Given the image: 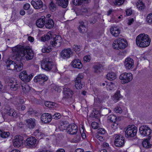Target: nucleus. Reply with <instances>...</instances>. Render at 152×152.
Wrapping results in <instances>:
<instances>
[{
  "instance_id": "27",
  "label": "nucleus",
  "mask_w": 152,
  "mask_h": 152,
  "mask_svg": "<svg viewBox=\"0 0 152 152\" xmlns=\"http://www.w3.org/2000/svg\"><path fill=\"white\" fill-rule=\"evenodd\" d=\"M15 70L17 72H20L23 69V64L21 62V59L20 60H15Z\"/></svg>"
},
{
  "instance_id": "44",
  "label": "nucleus",
  "mask_w": 152,
  "mask_h": 152,
  "mask_svg": "<svg viewBox=\"0 0 152 152\" xmlns=\"http://www.w3.org/2000/svg\"><path fill=\"white\" fill-rule=\"evenodd\" d=\"M5 108L7 110V114L8 115L11 116L12 113L14 111V110L10 108L9 107H8V106H6Z\"/></svg>"
},
{
  "instance_id": "16",
  "label": "nucleus",
  "mask_w": 152,
  "mask_h": 152,
  "mask_svg": "<svg viewBox=\"0 0 152 152\" xmlns=\"http://www.w3.org/2000/svg\"><path fill=\"white\" fill-rule=\"evenodd\" d=\"M23 137L21 136H16L15 137L13 142L15 147H19L23 145Z\"/></svg>"
},
{
  "instance_id": "48",
  "label": "nucleus",
  "mask_w": 152,
  "mask_h": 152,
  "mask_svg": "<svg viewBox=\"0 0 152 152\" xmlns=\"http://www.w3.org/2000/svg\"><path fill=\"white\" fill-rule=\"evenodd\" d=\"M84 131V129L83 127H82L81 129H80V134L83 138L85 139L86 138V136Z\"/></svg>"
},
{
  "instance_id": "37",
  "label": "nucleus",
  "mask_w": 152,
  "mask_h": 152,
  "mask_svg": "<svg viewBox=\"0 0 152 152\" xmlns=\"http://www.w3.org/2000/svg\"><path fill=\"white\" fill-rule=\"evenodd\" d=\"M23 92L26 94L30 90V87L26 83H24L21 85Z\"/></svg>"
},
{
  "instance_id": "26",
  "label": "nucleus",
  "mask_w": 152,
  "mask_h": 152,
  "mask_svg": "<svg viewBox=\"0 0 152 152\" xmlns=\"http://www.w3.org/2000/svg\"><path fill=\"white\" fill-rule=\"evenodd\" d=\"M72 66L75 68L79 69H81L83 66V65L80 60L78 59L73 60L71 63Z\"/></svg>"
},
{
  "instance_id": "64",
  "label": "nucleus",
  "mask_w": 152,
  "mask_h": 152,
  "mask_svg": "<svg viewBox=\"0 0 152 152\" xmlns=\"http://www.w3.org/2000/svg\"><path fill=\"white\" fill-rule=\"evenodd\" d=\"M89 21L91 24H94L96 22V20L95 19V18H92L90 19Z\"/></svg>"
},
{
  "instance_id": "53",
  "label": "nucleus",
  "mask_w": 152,
  "mask_h": 152,
  "mask_svg": "<svg viewBox=\"0 0 152 152\" xmlns=\"http://www.w3.org/2000/svg\"><path fill=\"white\" fill-rule=\"evenodd\" d=\"M34 135L37 138L39 137L41 134V133L39 132V129H37L34 132Z\"/></svg>"
},
{
  "instance_id": "3",
  "label": "nucleus",
  "mask_w": 152,
  "mask_h": 152,
  "mask_svg": "<svg viewBox=\"0 0 152 152\" xmlns=\"http://www.w3.org/2000/svg\"><path fill=\"white\" fill-rule=\"evenodd\" d=\"M127 42L125 39L119 38L114 40L113 47V48L117 50L123 49L127 46Z\"/></svg>"
},
{
  "instance_id": "38",
  "label": "nucleus",
  "mask_w": 152,
  "mask_h": 152,
  "mask_svg": "<svg viewBox=\"0 0 152 152\" xmlns=\"http://www.w3.org/2000/svg\"><path fill=\"white\" fill-rule=\"evenodd\" d=\"M137 8L140 10H143L145 7V4L142 2V1L139 0L137 3Z\"/></svg>"
},
{
  "instance_id": "40",
  "label": "nucleus",
  "mask_w": 152,
  "mask_h": 152,
  "mask_svg": "<svg viewBox=\"0 0 152 152\" xmlns=\"http://www.w3.org/2000/svg\"><path fill=\"white\" fill-rule=\"evenodd\" d=\"M10 135L9 132H4L3 131L0 130V137L3 138L8 137Z\"/></svg>"
},
{
  "instance_id": "55",
  "label": "nucleus",
  "mask_w": 152,
  "mask_h": 152,
  "mask_svg": "<svg viewBox=\"0 0 152 152\" xmlns=\"http://www.w3.org/2000/svg\"><path fill=\"white\" fill-rule=\"evenodd\" d=\"M80 46L74 45L72 46L73 50L75 51H79L80 50Z\"/></svg>"
},
{
  "instance_id": "63",
  "label": "nucleus",
  "mask_w": 152,
  "mask_h": 152,
  "mask_svg": "<svg viewBox=\"0 0 152 152\" xmlns=\"http://www.w3.org/2000/svg\"><path fill=\"white\" fill-rule=\"evenodd\" d=\"M17 108L19 110H23L25 109L26 107L25 105H23L22 106L21 108L20 106L17 107Z\"/></svg>"
},
{
  "instance_id": "43",
  "label": "nucleus",
  "mask_w": 152,
  "mask_h": 152,
  "mask_svg": "<svg viewBox=\"0 0 152 152\" xmlns=\"http://www.w3.org/2000/svg\"><path fill=\"white\" fill-rule=\"evenodd\" d=\"M50 10L52 12L55 11L56 9V6L53 1H51L49 6Z\"/></svg>"
},
{
  "instance_id": "39",
  "label": "nucleus",
  "mask_w": 152,
  "mask_h": 152,
  "mask_svg": "<svg viewBox=\"0 0 152 152\" xmlns=\"http://www.w3.org/2000/svg\"><path fill=\"white\" fill-rule=\"evenodd\" d=\"M142 145L143 147L145 148H150L151 146V144L150 143L149 141L147 139H146L143 141Z\"/></svg>"
},
{
  "instance_id": "50",
  "label": "nucleus",
  "mask_w": 152,
  "mask_h": 152,
  "mask_svg": "<svg viewBox=\"0 0 152 152\" xmlns=\"http://www.w3.org/2000/svg\"><path fill=\"white\" fill-rule=\"evenodd\" d=\"M125 0H115L114 4L115 5H119L122 4L124 1Z\"/></svg>"
},
{
  "instance_id": "54",
  "label": "nucleus",
  "mask_w": 152,
  "mask_h": 152,
  "mask_svg": "<svg viewBox=\"0 0 152 152\" xmlns=\"http://www.w3.org/2000/svg\"><path fill=\"white\" fill-rule=\"evenodd\" d=\"M91 126L94 129H97L98 128V124L96 122H93L91 124Z\"/></svg>"
},
{
  "instance_id": "47",
  "label": "nucleus",
  "mask_w": 152,
  "mask_h": 152,
  "mask_svg": "<svg viewBox=\"0 0 152 152\" xmlns=\"http://www.w3.org/2000/svg\"><path fill=\"white\" fill-rule=\"evenodd\" d=\"M61 117V114L58 113H56L52 116V118L55 119H60Z\"/></svg>"
},
{
  "instance_id": "14",
  "label": "nucleus",
  "mask_w": 152,
  "mask_h": 152,
  "mask_svg": "<svg viewBox=\"0 0 152 152\" xmlns=\"http://www.w3.org/2000/svg\"><path fill=\"white\" fill-rule=\"evenodd\" d=\"M62 42V38L61 36L58 35L56 36L53 40H51L50 43L53 47H58L60 46Z\"/></svg>"
},
{
  "instance_id": "17",
  "label": "nucleus",
  "mask_w": 152,
  "mask_h": 152,
  "mask_svg": "<svg viewBox=\"0 0 152 152\" xmlns=\"http://www.w3.org/2000/svg\"><path fill=\"white\" fill-rule=\"evenodd\" d=\"M64 96L66 98H71L73 94V91L67 87V85H65L63 88Z\"/></svg>"
},
{
  "instance_id": "8",
  "label": "nucleus",
  "mask_w": 152,
  "mask_h": 152,
  "mask_svg": "<svg viewBox=\"0 0 152 152\" xmlns=\"http://www.w3.org/2000/svg\"><path fill=\"white\" fill-rule=\"evenodd\" d=\"M119 78L122 80V83L125 84L132 80L133 78L132 75L130 73H124L120 75Z\"/></svg>"
},
{
  "instance_id": "10",
  "label": "nucleus",
  "mask_w": 152,
  "mask_h": 152,
  "mask_svg": "<svg viewBox=\"0 0 152 152\" xmlns=\"http://www.w3.org/2000/svg\"><path fill=\"white\" fill-rule=\"evenodd\" d=\"M37 139L35 137H31L27 138L26 146L27 148H34L37 145Z\"/></svg>"
},
{
  "instance_id": "56",
  "label": "nucleus",
  "mask_w": 152,
  "mask_h": 152,
  "mask_svg": "<svg viewBox=\"0 0 152 152\" xmlns=\"http://www.w3.org/2000/svg\"><path fill=\"white\" fill-rule=\"evenodd\" d=\"M51 50L50 48H43L42 49V52L43 53H49Z\"/></svg>"
},
{
  "instance_id": "61",
  "label": "nucleus",
  "mask_w": 152,
  "mask_h": 152,
  "mask_svg": "<svg viewBox=\"0 0 152 152\" xmlns=\"http://www.w3.org/2000/svg\"><path fill=\"white\" fill-rule=\"evenodd\" d=\"M96 137L100 141L103 142L104 140L103 137L102 136H100L99 135H96Z\"/></svg>"
},
{
  "instance_id": "30",
  "label": "nucleus",
  "mask_w": 152,
  "mask_h": 152,
  "mask_svg": "<svg viewBox=\"0 0 152 152\" xmlns=\"http://www.w3.org/2000/svg\"><path fill=\"white\" fill-rule=\"evenodd\" d=\"M121 98L122 96L120 94V91L117 90L112 96V99L115 102H116Z\"/></svg>"
},
{
  "instance_id": "36",
  "label": "nucleus",
  "mask_w": 152,
  "mask_h": 152,
  "mask_svg": "<svg viewBox=\"0 0 152 152\" xmlns=\"http://www.w3.org/2000/svg\"><path fill=\"white\" fill-rule=\"evenodd\" d=\"M80 32L82 33H84L86 32L87 30V29L84 25V23L83 22H81L80 23L78 28Z\"/></svg>"
},
{
  "instance_id": "9",
  "label": "nucleus",
  "mask_w": 152,
  "mask_h": 152,
  "mask_svg": "<svg viewBox=\"0 0 152 152\" xmlns=\"http://www.w3.org/2000/svg\"><path fill=\"white\" fill-rule=\"evenodd\" d=\"M83 78V74L82 73H79L77 76L75 81V87L78 90L81 89L84 86V84L82 83L81 80Z\"/></svg>"
},
{
  "instance_id": "29",
  "label": "nucleus",
  "mask_w": 152,
  "mask_h": 152,
  "mask_svg": "<svg viewBox=\"0 0 152 152\" xmlns=\"http://www.w3.org/2000/svg\"><path fill=\"white\" fill-rule=\"evenodd\" d=\"M6 65L8 69L14 70L15 68V61L10 60H7L6 62Z\"/></svg>"
},
{
  "instance_id": "12",
  "label": "nucleus",
  "mask_w": 152,
  "mask_h": 152,
  "mask_svg": "<svg viewBox=\"0 0 152 152\" xmlns=\"http://www.w3.org/2000/svg\"><path fill=\"white\" fill-rule=\"evenodd\" d=\"M115 136L114 142L115 145L118 147L122 146L124 143V137L121 134H116Z\"/></svg>"
},
{
  "instance_id": "51",
  "label": "nucleus",
  "mask_w": 152,
  "mask_h": 152,
  "mask_svg": "<svg viewBox=\"0 0 152 152\" xmlns=\"http://www.w3.org/2000/svg\"><path fill=\"white\" fill-rule=\"evenodd\" d=\"M114 111L116 113H121L122 112L121 108L119 107H117L115 108L114 109Z\"/></svg>"
},
{
  "instance_id": "1",
  "label": "nucleus",
  "mask_w": 152,
  "mask_h": 152,
  "mask_svg": "<svg viewBox=\"0 0 152 152\" xmlns=\"http://www.w3.org/2000/svg\"><path fill=\"white\" fill-rule=\"evenodd\" d=\"M136 41V45L138 47L145 48L149 46L151 40L148 35L141 34L137 36Z\"/></svg>"
},
{
  "instance_id": "13",
  "label": "nucleus",
  "mask_w": 152,
  "mask_h": 152,
  "mask_svg": "<svg viewBox=\"0 0 152 152\" xmlns=\"http://www.w3.org/2000/svg\"><path fill=\"white\" fill-rule=\"evenodd\" d=\"M52 62L48 58L44 59L41 62L42 68L46 70H50L52 68Z\"/></svg>"
},
{
  "instance_id": "5",
  "label": "nucleus",
  "mask_w": 152,
  "mask_h": 152,
  "mask_svg": "<svg viewBox=\"0 0 152 152\" xmlns=\"http://www.w3.org/2000/svg\"><path fill=\"white\" fill-rule=\"evenodd\" d=\"M6 83L10 86V89L15 91L20 87V85L13 78H8L6 81Z\"/></svg>"
},
{
  "instance_id": "28",
  "label": "nucleus",
  "mask_w": 152,
  "mask_h": 152,
  "mask_svg": "<svg viewBox=\"0 0 152 152\" xmlns=\"http://www.w3.org/2000/svg\"><path fill=\"white\" fill-rule=\"evenodd\" d=\"M56 4L63 8H66L68 4V0H55Z\"/></svg>"
},
{
  "instance_id": "4",
  "label": "nucleus",
  "mask_w": 152,
  "mask_h": 152,
  "mask_svg": "<svg viewBox=\"0 0 152 152\" xmlns=\"http://www.w3.org/2000/svg\"><path fill=\"white\" fill-rule=\"evenodd\" d=\"M137 129L134 125L129 126L125 131L126 137L128 138L134 137L136 135Z\"/></svg>"
},
{
  "instance_id": "18",
  "label": "nucleus",
  "mask_w": 152,
  "mask_h": 152,
  "mask_svg": "<svg viewBox=\"0 0 152 152\" xmlns=\"http://www.w3.org/2000/svg\"><path fill=\"white\" fill-rule=\"evenodd\" d=\"M124 65L126 68L127 69H132L134 66V60L130 58H127L124 62Z\"/></svg>"
},
{
  "instance_id": "21",
  "label": "nucleus",
  "mask_w": 152,
  "mask_h": 152,
  "mask_svg": "<svg viewBox=\"0 0 152 152\" xmlns=\"http://www.w3.org/2000/svg\"><path fill=\"white\" fill-rule=\"evenodd\" d=\"M52 116L48 113L43 114L41 116V119L42 122L44 123H47L51 121Z\"/></svg>"
},
{
  "instance_id": "25",
  "label": "nucleus",
  "mask_w": 152,
  "mask_h": 152,
  "mask_svg": "<svg viewBox=\"0 0 152 152\" xmlns=\"http://www.w3.org/2000/svg\"><path fill=\"white\" fill-rule=\"evenodd\" d=\"M19 77L24 82H28L30 81L29 78L28 77V75L25 71H23L20 73Z\"/></svg>"
},
{
  "instance_id": "22",
  "label": "nucleus",
  "mask_w": 152,
  "mask_h": 152,
  "mask_svg": "<svg viewBox=\"0 0 152 152\" xmlns=\"http://www.w3.org/2000/svg\"><path fill=\"white\" fill-rule=\"evenodd\" d=\"M46 18L44 16H42L38 19L36 22V25L39 28H42L45 26Z\"/></svg>"
},
{
  "instance_id": "41",
  "label": "nucleus",
  "mask_w": 152,
  "mask_h": 152,
  "mask_svg": "<svg viewBox=\"0 0 152 152\" xmlns=\"http://www.w3.org/2000/svg\"><path fill=\"white\" fill-rule=\"evenodd\" d=\"M45 105L46 106L50 108H53L54 107H56L57 105L55 103L49 101L46 102H45Z\"/></svg>"
},
{
  "instance_id": "62",
  "label": "nucleus",
  "mask_w": 152,
  "mask_h": 152,
  "mask_svg": "<svg viewBox=\"0 0 152 152\" xmlns=\"http://www.w3.org/2000/svg\"><path fill=\"white\" fill-rule=\"evenodd\" d=\"M126 12L127 15L128 16L131 15L132 13V10L131 9L127 10Z\"/></svg>"
},
{
  "instance_id": "31",
  "label": "nucleus",
  "mask_w": 152,
  "mask_h": 152,
  "mask_svg": "<svg viewBox=\"0 0 152 152\" xmlns=\"http://www.w3.org/2000/svg\"><path fill=\"white\" fill-rule=\"evenodd\" d=\"M108 119L112 122H113V125H112V128H116L117 126V124L115 123L117 119V117L114 115H111L108 117Z\"/></svg>"
},
{
  "instance_id": "49",
  "label": "nucleus",
  "mask_w": 152,
  "mask_h": 152,
  "mask_svg": "<svg viewBox=\"0 0 152 152\" xmlns=\"http://www.w3.org/2000/svg\"><path fill=\"white\" fill-rule=\"evenodd\" d=\"M12 20L13 22L16 21L18 19V16L16 13L13 14L11 17Z\"/></svg>"
},
{
  "instance_id": "42",
  "label": "nucleus",
  "mask_w": 152,
  "mask_h": 152,
  "mask_svg": "<svg viewBox=\"0 0 152 152\" xmlns=\"http://www.w3.org/2000/svg\"><path fill=\"white\" fill-rule=\"evenodd\" d=\"M102 66V65L100 64H97L94 66V72L96 73H99L100 72L101 68Z\"/></svg>"
},
{
  "instance_id": "15",
  "label": "nucleus",
  "mask_w": 152,
  "mask_h": 152,
  "mask_svg": "<svg viewBox=\"0 0 152 152\" xmlns=\"http://www.w3.org/2000/svg\"><path fill=\"white\" fill-rule=\"evenodd\" d=\"M73 52L71 49L69 48L62 50L60 53V56L63 58L66 59L70 58Z\"/></svg>"
},
{
  "instance_id": "23",
  "label": "nucleus",
  "mask_w": 152,
  "mask_h": 152,
  "mask_svg": "<svg viewBox=\"0 0 152 152\" xmlns=\"http://www.w3.org/2000/svg\"><path fill=\"white\" fill-rule=\"evenodd\" d=\"M31 4L34 8L37 9L42 8L43 6V3L41 0H32Z\"/></svg>"
},
{
  "instance_id": "7",
  "label": "nucleus",
  "mask_w": 152,
  "mask_h": 152,
  "mask_svg": "<svg viewBox=\"0 0 152 152\" xmlns=\"http://www.w3.org/2000/svg\"><path fill=\"white\" fill-rule=\"evenodd\" d=\"M23 51L24 53H23L22 56H25L27 60H31L33 58L34 53L29 46L24 47Z\"/></svg>"
},
{
  "instance_id": "24",
  "label": "nucleus",
  "mask_w": 152,
  "mask_h": 152,
  "mask_svg": "<svg viewBox=\"0 0 152 152\" xmlns=\"http://www.w3.org/2000/svg\"><path fill=\"white\" fill-rule=\"evenodd\" d=\"M110 32L114 37H117L120 33V31L117 27L113 26L110 28Z\"/></svg>"
},
{
  "instance_id": "60",
  "label": "nucleus",
  "mask_w": 152,
  "mask_h": 152,
  "mask_svg": "<svg viewBox=\"0 0 152 152\" xmlns=\"http://www.w3.org/2000/svg\"><path fill=\"white\" fill-rule=\"evenodd\" d=\"M98 132L99 134H104L105 133V131L104 129H101L99 130Z\"/></svg>"
},
{
  "instance_id": "46",
  "label": "nucleus",
  "mask_w": 152,
  "mask_h": 152,
  "mask_svg": "<svg viewBox=\"0 0 152 152\" xmlns=\"http://www.w3.org/2000/svg\"><path fill=\"white\" fill-rule=\"evenodd\" d=\"M50 38V37L48 34L45 35L41 38V40L42 41L45 42L47 41Z\"/></svg>"
},
{
  "instance_id": "35",
  "label": "nucleus",
  "mask_w": 152,
  "mask_h": 152,
  "mask_svg": "<svg viewBox=\"0 0 152 152\" xmlns=\"http://www.w3.org/2000/svg\"><path fill=\"white\" fill-rule=\"evenodd\" d=\"M90 0H72L73 4L75 5H81L83 1L86 3H88Z\"/></svg>"
},
{
  "instance_id": "45",
  "label": "nucleus",
  "mask_w": 152,
  "mask_h": 152,
  "mask_svg": "<svg viewBox=\"0 0 152 152\" xmlns=\"http://www.w3.org/2000/svg\"><path fill=\"white\" fill-rule=\"evenodd\" d=\"M146 21L148 23H152V13L148 15L146 18Z\"/></svg>"
},
{
  "instance_id": "33",
  "label": "nucleus",
  "mask_w": 152,
  "mask_h": 152,
  "mask_svg": "<svg viewBox=\"0 0 152 152\" xmlns=\"http://www.w3.org/2000/svg\"><path fill=\"white\" fill-rule=\"evenodd\" d=\"M24 102V101L23 99L20 98L19 97H16L14 98L13 101V103L17 106L20 105L22 104Z\"/></svg>"
},
{
  "instance_id": "57",
  "label": "nucleus",
  "mask_w": 152,
  "mask_h": 152,
  "mask_svg": "<svg viewBox=\"0 0 152 152\" xmlns=\"http://www.w3.org/2000/svg\"><path fill=\"white\" fill-rule=\"evenodd\" d=\"M113 84L110 83L108 84H107L106 87L108 90H112L113 89Z\"/></svg>"
},
{
  "instance_id": "34",
  "label": "nucleus",
  "mask_w": 152,
  "mask_h": 152,
  "mask_svg": "<svg viewBox=\"0 0 152 152\" xmlns=\"http://www.w3.org/2000/svg\"><path fill=\"white\" fill-rule=\"evenodd\" d=\"M106 77L108 80H114L116 78V75L115 73L111 72L107 75Z\"/></svg>"
},
{
  "instance_id": "58",
  "label": "nucleus",
  "mask_w": 152,
  "mask_h": 152,
  "mask_svg": "<svg viewBox=\"0 0 152 152\" xmlns=\"http://www.w3.org/2000/svg\"><path fill=\"white\" fill-rule=\"evenodd\" d=\"M30 7V5L29 4L26 3L25 4L23 7V8L25 10H28Z\"/></svg>"
},
{
  "instance_id": "52",
  "label": "nucleus",
  "mask_w": 152,
  "mask_h": 152,
  "mask_svg": "<svg viewBox=\"0 0 152 152\" xmlns=\"http://www.w3.org/2000/svg\"><path fill=\"white\" fill-rule=\"evenodd\" d=\"M91 59V57L90 55H86L83 58L84 61L85 62H88L90 61Z\"/></svg>"
},
{
  "instance_id": "19",
  "label": "nucleus",
  "mask_w": 152,
  "mask_h": 152,
  "mask_svg": "<svg viewBox=\"0 0 152 152\" xmlns=\"http://www.w3.org/2000/svg\"><path fill=\"white\" fill-rule=\"evenodd\" d=\"M77 131V125L74 124L69 125L67 128V132L71 134H76Z\"/></svg>"
},
{
  "instance_id": "6",
  "label": "nucleus",
  "mask_w": 152,
  "mask_h": 152,
  "mask_svg": "<svg viewBox=\"0 0 152 152\" xmlns=\"http://www.w3.org/2000/svg\"><path fill=\"white\" fill-rule=\"evenodd\" d=\"M139 132L141 135L143 137L148 136V137L151 138L149 135L151 133V130L149 127L146 125L141 126L139 128Z\"/></svg>"
},
{
  "instance_id": "20",
  "label": "nucleus",
  "mask_w": 152,
  "mask_h": 152,
  "mask_svg": "<svg viewBox=\"0 0 152 152\" xmlns=\"http://www.w3.org/2000/svg\"><path fill=\"white\" fill-rule=\"evenodd\" d=\"M27 126L30 129H33L36 125V121L34 118H30L26 120Z\"/></svg>"
},
{
  "instance_id": "2",
  "label": "nucleus",
  "mask_w": 152,
  "mask_h": 152,
  "mask_svg": "<svg viewBox=\"0 0 152 152\" xmlns=\"http://www.w3.org/2000/svg\"><path fill=\"white\" fill-rule=\"evenodd\" d=\"M24 46L21 45H17L12 48L13 56L12 58L14 60H20V56H22L24 53Z\"/></svg>"
},
{
  "instance_id": "11",
  "label": "nucleus",
  "mask_w": 152,
  "mask_h": 152,
  "mask_svg": "<svg viewBox=\"0 0 152 152\" xmlns=\"http://www.w3.org/2000/svg\"><path fill=\"white\" fill-rule=\"evenodd\" d=\"M48 78L44 74H40L35 76L34 78V81L41 85H43L45 82L48 80Z\"/></svg>"
},
{
  "instance_id": "59",
  "label": "nucleus",
  "mask_w": 152,
  "mask_h": 152,
  "mask_svg": "<svg viewBox=\"0 0 152 152\" xmlns=\"http://www.w3.org/2000/svg\"><path fill=\"white\" fill-rule=\"evenodd\" d=\"M59 129L61 131H63L66 128V127L65 126V124H62L60 125L58 127Z\"/></svg>"
},
{
  "instance_id": "32",
  "label": "nucleus",
  "mask_w": 152,
  "mask_h": 152,
  "mask_svg": "<svg viewBox=\"0 0 152 152\" xmlns=\"http://www.w3.org/2000/svg\"><path fill=\"white\" fill-rule=\"evenodd\" d=\"M46 23L45 22V27L48 29H51L53 27L54 23L53 20L51 19L46 20Z\"/></svg>"
}]
</instances>
